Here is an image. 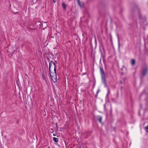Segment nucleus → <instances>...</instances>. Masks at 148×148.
Instances as JSON below:
<instances>
[{
	"instance_id": "obj_4",
	"label": "nucleus",
	"mask_w": 148,
	"mask_h": 148,
	"mask_svg": "<svg viewBox=\"0 0 148 148\" xmlns=\"http://www.w3.org/2000/svg\"><path fill=\"white\" fill-rule=\"evenodd\" d=\"M147 71V69L146 67L143 70L142 73V75L143 76H144L146 74Z\"/></svg>"
},
{
	"instance_id": "obj_20",
	"label": "nucleus",
	"mask_w": 148,
	"mask_h": 148,
	"mask_svg": "<svg viewBox=\"0 0 148 148\" xmlns=\"http://www.w3.org/2000/svg\"><path fill=\"white\" fill-rule=\"evenodd\" d=\"M53 136H55V135L54 134H53Z\"/></svg>"
},
{
	"instance_id": "obj_3",
	"label": "nucleus",
	"mask_w": 148,
	"mask_h": 148,
	"mask_svg": "<svg viewBox=\"0 0 148 148\" xmlns=\"http://www.w3.org/2000/svg\"><path fill=\"white\" fill-rule=\"evenodd\" d=\"M140 23L141 24H143V23L144 24V25H146L147 24L146 21L145 20V19H143L142 17L140 16Z\"/></svg>"
},
{
	"instance_id": "obj_18",
	"label": "nucleus",
	"mask_w": 148,
	"mask_h": 148,
	"mask_svg": "<svg viewBox=\"0 0 148 148\" xmlns=\"http://www.w3.org/2000/svg\"><path fill=\"white\" fill-rule=\"evenodd\" d=\"M120 83H121V84H122V82L121 81L120 82Z\"/></svg>"
},
{
	"instance_id": "obj_14",
	"label": "nucleus",
	"mask_w": 148,
	"mask_h": 148,
	"mask_svg": "<svg viewBox=\"0 0 148 148\" xmlns=\"http://www.w3.org/2000/svg\"><path fill=\"white\" fill-rule=\"evenodd\" d=\"M99 91H100V90L99 89L97 91L96 94H98Z\"/></svg>"
},
{
	"instance_id": "obj_11",
	"label": "nucleus",
	"mask_w": 148,
	"mask_h": 148,
	"mask_svg": "<svg viewBox=\"0 0 148 148\" xmlns=\"http://www.w3.org/2000/svg\"><path fill=\"white\" fill-rule=\"evenodd\" d=\"M145 131L147 132H148V125L147 126V127H145Z\"/></svg>"
},
{
	"instance_id": "obj_7",
	"label": "nucleus",
	"mask_w": 148,
	"mask_h": 148,
	"mask_svg": "<svg viewBox=\"0 0 148 148\" xmlns=\"http://www.w3.org/2000/svg\"><path fill=\"white\" fill-rule=\"evenodd\" d=\"M77 1H78V3L79 5H80L81 7H83L84 6V4H83V3H80V2L79 0H77Z\"/></svg>"
},
{
	"instance_id": "obj_12",
	"label": "nucleus",
	"mask_w": 148,
	"mask_h": 148,
	"mask_svg": "<svg viewBox=\"0 0 148 148\" xmlns=\"http://www.w3.org/2000/svg\"><path fill=\"white\" fill-rule=\"evenodd\" d=\"M118 47H119V48H120V43L119 40V39H118Z\"/></svg>"
},
{
	"instance_id": "obj_16",
	"label": "nucleus",
	"mask_w": 148,
	"mask_h": 148,
	"mask_svg": "<svg viewBox=\"0 0 148 148\" xmlns=\"http://www.w3.org/2000/svg\"><path fill=\"white\" fill-rule=\"evenodd\" d=\"M104 109L105 110L106 108V105L105 104H104Z\"/></svg>"
},
{
	"instance_id": "obj_1",
	"label": "nucleus",
	"mask_w": 148,
	"mask_h": 148,
	"mask_svg": "<svg viewBox=\"0 0 148 148\" xmlns=\"http://www.w3.org/2000/svg\"><path fill=\"white\" fill-rule=\"evenodd\" d=\"M57 63L56 61L53 62L52 60L50 61L49 63V72L51 78L54 83L57 81V77L56 73V64Z\"/></svg>"
},
{
	"instance_id": "obj_10",
	"label": "nucleus",
	"mask_w": 148,
	"mask_h": 148,
	"mask_svg": "<svg viewBox=\"0 0 148 148\" xmlns=\"http://www.w3.org/2000/svg\"><path fill=\"white\" fill-rule=\"evenodd\" d=\"M108 93L107 94V95H106V96H108V95H109V94L110 93V89L108 88Z\"/></svg>"
},
{
	"instance_id": "obj_6",
	"label": "nucleus",
	"mask_w": 148,
	"mask_h": 148,
	"mask_svg": "<svg viewBox=\"0 0 148 148\" xmlns=\"http://www.w3.org/2000/svg\"><path fill=\"white\" fill-rule=\"evenodd\" d=\"M131 64L132 65L134 66L135 64V60L134 59H132L131 60Z\"/></svg>"
},
{
	"instance_id": "obj_13",
	"label": "nucleus",
	"mask_w": 148,
	"mask_h": 148,
	"mask_svg": "<svg viewBox=\"0 0 148 148\" xmlns=\"http://www.w3.org/2000/svg\"><path fill=\"white\" fill-rule=\"evenodd\" d=\"M42 77L43 79H44V80H45V78L44 76V75L43 74H42Z\"/></svg>"
},
{
	"instance_id": "obj_2",
	"label": "nucleus",
	"mask_w": 148,
	"mask_h": 148,
	"mask_svg": "<svg viewBox=\"0 0 148 148\" xmlns=\"http://www.w3.org/2000/svg\"><path fill=\"white\" fill-rule=\"evenodd\" d=\"M100 71L102 82L104 84L105 87H106L107 88H108V86L106 82L105 73L103 69L101 67H100Z\"/></svg>"
},
{
	"instance_id": "obj_21",
	"label": "nucleus",
	"mask_w": 148,
	"mask_h": 148,
	"mask_svg": "<svg viewBox=\"0 0 148 148\" xmlns=\"http://www.w3.org/2000/svg\"><path fill=\"white\" fill-rule=\"evenodd\" d=\"M80 148H82L81 147H80ZM82 148H83V147Z\"/></svg>"
},
{
	"instance_id": "obj_19",
	"label": "nucleus",
	"mask_w": 148,
	"mask_h": 148,
	"mask_svg": "<svg viewBox=\"0 0 148 148\" xmlns=\"http://www.w3.org/2000/svg\"><path fill=\"white\" fill-rule=\"evenodd\" d=\"M56 127H57V126H58L57 124H56Z\"/></svg>"
},
{
	"instance_id": "obj_8",
	"label": "nucleus",
	"mask_w": 148,
	"mask_h": 148,
	"mask_svg": "<svg viewBox=\"0 0 148 148\" xmlns=\"http://www.w3.org/2000/svg\"><path fill=\"white\" fill-rule=\"evenodd\" d=\"M53 140L55 142L57 143L58 141V139L56 137H53Z\"/></svg>"
},
{
	"instance_id": "obj_5",
	"label": "nucleus",
	"mask_w": 148,
	"mask_h": 148,
	"mask_svg": "<svg viewBox=\"0 0 148 148\" xmlns=\"http://www.w3.org/2000/svg\"><path fill=\"white\" fill-rule=\"evenodd\" d=\"M102 117L101 116H98L97 118V120L99 121V122L101 123H102Z\"/></svg>"
},
{
	"instance_id": "obj_15",
	"label": "nucleus",
	"mask_w": 148,
	"mask_h": 148,
	"mask_svg": "<svg viewBox=\"0 0 148 148\" xmlns=\"http://www.w3.org/2000/svg\"><path fill=\"white\" fill-rule=\"evenodd\" d=\"M98 94H97L95 95V98H97V97Z\"/></svg>"
},
{
	"instance_id": "obj_17",
	"label": "nucleus",
	"mask_w": 148,
	"mask_h": 148,
	"mask_svg": "<svg viewBox=\"0 0 148 148\" xmlns=\"http://www.w3.org/2000/svg\"><path fill=\"white\" fill-rule=\"evenodd\" d=\"M56 0H53V2L54 3H55L56 2Z\"/></svg>"
},
{
	"instance_id": "obj_9",
	"label": "nucleus",
	"mask_w": 148,
	"mask_h": 148,
	"mask_svg": "<svg viewBox=\"0 0 148 148\" xmlns=\"http://www.w3.org/2000/svg\"><path fill=\"white\" fill-rule=\"evenodd\" d=\"M62 6L64 10H65L66 9V6L65 3H62Z\"/></svg>"
}]
</instances>
